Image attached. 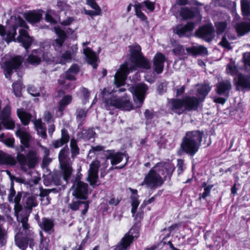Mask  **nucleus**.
I'll return each mask as SVG.
<instances>
[{"label":"nucleus","mask_w":250,"mask_h":250,"mask_svg":"<svg viewBox=\"0 0 250 250\" xmlns=\"http://www.w3.org/2000/svg\"><path fill=\"white\" fill-rule=\"evenodd\" d=\"M11 108L9 105H6L2 110L0 115V119L2 120L10 118Z\"/></svg>","instance_id":"47"},{"label":"nucleus","mask_w":250,"mask_h":250,"mask_svg":"<svg viewBox=\"0 0 250 250\" xmlns=\"http://www.w3.org/2000/svg\"><path fill=\"white\" fill-rule=\"evenodd\" d=\"M2 123L5 128L8 129H13L15 127V123L10 118L2 119Z\"/></svg>","instance_id":"45"},{"label":"nucleus","mask_w":250,"mask_h":250,"mask_svg":"<svg viewBox=\"0 0 250 250\" xmlns=\"http://www.w3.org/2000/svg\"><path fill=\"white\" fill-rule=\"evenodd\" d=\"M28 91L29 93L33 96H39L40 95V93L38 91H37L35 90V88L34 87H30L28 89Z\"/></svg>","instance_id":"64"},{"label":"nucleus","mask_w":250,"mask_h":250,"mask_svg":"<svg viewBox=\"0 0 250 250\" xmlns=\"http://www.w3.org/2000/svg\"><path fill=\"white\" fill-rule=\"evenodd\" d=\"M14 210L16 216L18 218L19 212L22 210V206L20 203L15 204Z\"/></svg>","instance_id":"63"},{"label":"nucleus","mask_w":250,"mask_h":250,"mask_svg":"<svg viewBox=\"0 0 250 250\" xmlns=\"http://www.w3.org/2000/svg\"><path fill=\"white\" fill-rule=\"evenodd\" d=\"M54 29V31L58 36V38L54 41L53 45L55 47V49L57 50L62 46L66 35L64 31L61 29L59 27L55 26Z\"/></svg>","instance_id":"20"},{"label":"nucleus","mask_w":250,"mask_h":250,"mask_svg":"<svg viewBox=\"0 0 250 250\" xmlns=\"http://www.w3.org/2000/svg\"><path fill=\"white\" fill-rule=\"evenodd\" d=\"M129 190L131 193L130 196L131 205L132 206L131 212L133 214L136 213L137 208L140 204L138 200L139 196L137 194V190L131 188H129Z\"/></svg>","instance_id":"29"},{"label":"nucleus","mask_w":250,"mask_h":250,"mask_svg":"<svg viewBox=\"0 0 250 250\" xmlns=\"http://www.w3.org/2000/svg\"><path fill=\"white\" fill-rule=\"evenodd\" d=\"M196 35L207 42L211 41L214 37L213 25L208 23L200 27L196 32Z\"/></svg>","instance_id":"15"},{"label":"nucleus","mask_w":250,"mask_h":250,"mask_svg":"<svg viewBox=\"0 0 250 250\" xmlns=\"http://www.w3.org/2000/svg\"><path fill=\"white\" fill-rule=\"evenodd\" d=\"M234 81L238 86L250 89V76L239 74Z\"/></svg>","instance_id":"24"},{"label":"nucleus","mask_w":250,"mask_h":250,"mask_svg":"<svg viewBox=\"0 0 250 250\" xmlns=\"http://www.w3.org/2000/svg\"><path fill=\"white\" fill-rule=\"evenodd\" d=\"M22 62V58L21 56H16L4 62L2 67L4 70L6 78L9 79L12 70L17 69Z\"/></svg>","instance_id":"13"},{"label":"nucleus","mask_w":250,"mask_h":250,"mask_svg":"<svg viewBox=\"0 0 250 250\" xmlns=\"http://www.w3.org/2000/svg\"><path fill=\"white\" fill-rule=\"evenodd\" d=\"M50 55L48 52L43 53L41 49L38 50H35L28 56L27 61L31 64L36 65L41 62V58H42L46 62L52 61L50 58Z\"/></svg>","instance_id":"14"},{"label":"nucleus","mask_w":250,"mask_h":250,"mask_svg":"<svg viewBox=\"0 0 250 250\" xmlns=\"http://www.w3.org/2000/svg\"><path fill=\"white\" fill-rule=\"evenodd\" d=\"M243 60L245 66L250 68V52L245 53L243 54Z\"/></svg>","instance_id":"57"},{"label":"nucleus","mask_w":250,"mask_h":250,"mask_svg":"<svg viewBox=\"0 0 250 250\" xmlns=\"http://www.w3.org/2000/svg\"><path fill=\"white\" fill-rule=\"evenodd\" d=\"M99 167L100 163L98 161L93 162L90 165L87 180L92 186L97 185Z\"/></svg>","instance_id":"16"},{"label":"nucleus","mask_w":250,"mask_h":250,"mask_svg":"<svg viewBox=\"0 0 250 250\" xmlns=\"http://www.w3.org/2000/svg\"><path fill=\"white\" fill-rule=\"evenodd\" d=\"M16 163V160L13 157L0 150V164L14 166Z\"/></svg>","instance_id":"32"},{"label":"nucleus","mask_w":250,"mask_h":250,"mask_svg":"<svg viewBox=\"0 0 250 250\" xmlns=\"http://www.w3.org/2000/svg\"><path fill=\"white\" fill-rule=\"evenodd\" d=\"M173 52L176 55H183L186 54L185 50L184 47L180 44L175 46L172 50Z\"/></svg>","instance_id":"51"},{"label":"nucleus","mask_w":250,"mask_h":250,"mask_svg":"<svg viewBox=\"0 0 250 250\" xmlns=\"http://www.w3.org/2000/svg\"><path fill=\"white\" fill-rule=\"evenodd\" d=\"M81 97L83 100V103L85 104L88 101L90 94L88 90L85 88H82L80 89Z\"/></svg>","instance_id":"48"},{"label":"nucleus","mask_w":250,"mask_h":250,"mask_svg":"<svg viewBox=\"0 0 250 250\" xmlns=\"http://www.w3.org/2000/svg\"><path fill=\"white\" fill-rule=\"evenodd\" d=\"M180 15L184 19H188L195 16H199V20H201V17L198 12H193L186 7L181 8Z\"/></svg>","instance_id":"31"},{"label":"nucleus","mask_w":250,"mask_h":250,"mask_svg":"<svg viewBox=\"0 0 250 250\" xmlns=\"http://www.w3.org/2000/svg\"><path fill=\"white\" fill-rule=\"evenodd\" d=\"M54 14L55 13L53 11L51 10H48L45 15L46 21L51 23H54L55 20L52 17V16H53Z\"/></svg>","instance_id":"54"},{"label":"nucleus","mask_w":250,"mask_h":250,"mask_svg":"<svg viewBox=\"0 0 250 250\" xmlns=\"http://www.w3.org/2000/svg\"><path fill=\"white\" fill-rule=\"evenodd\" d=\"M104 150V147L101 146H92L89 151V156L92 157L94 155H98L100 152Z\"/></svg>","instance_id":"46"},{"label":"nucleus","mask_w":250,"mask_h":250,"mask_svg":"<svg viewBox=\"0 0 250 250\" xmlns=\"http://www.w3.org/2000/svg\"><path fill=\"white\" fill-rule=\"evenodd\" d=\"M148 89L147 85L144 83H139L128 88L129 91L133 94L137 107H140L142 105Z\"/></svg>","instance_id":"9"},{"label":"nucleus","mask_w":250,"mask_h":250,"mask_svg":"<svg viewBox=\"0 0 250 250\" xmlns=\"http://www.w3.org/2000/svg\"><path fill=\"white\" fill-rule=\"evenodd\" d=\"M217 34H222L227 28V23L225 21H219L215 23Z\"/></svg>","instance_id":"44"},{"label":"nucleus","mask_w":250,"mask_h":250,"mask_svg":"<svg viewBox=\"0 0 250 250\" xmlns=\"http://www.w3.org/2000/svg\"><path fill=\"white\" fill-rule=\"evenodd\" d=\"M141 51V48L138 45L130 47V60L132 64L130 66L129 69L131 71L136 70L137 67L146 69L150 68V61L143 56Z\"/></svg>","instance_id":"7"},{"label":"nucleus","mask_w":250,"mask_h":250,"mask_svg":"<svg viewBox=\"0 0 250 250\" xmlns=\"http://www.w3.org/2000/svg\"><path fill=\"white\" fill-rule=\"evenodd\" d=\"M95 10V11L92 10H84V13L86 15H90V16H98L100 15L101 14V9L100 6H97L95 8H92Z\"/></svg>","instance_id":"49"},{"label":"nucleus","mask_w":250,"mask_h":250,"mask_svg":"<svg viewBox=\"0 0 250 250\" xmlns=\"http://www.w3.org/2000/svg\"><path fill=\"white\" fill-rule=\"evenodd\" d=\"M17 159L22 168L25 166H27L29 168H34L38 162L39 157L37 151L30 150L27 154V157L24 154L18 153Z\"/></svg>","instance_id":"10"},{"label":"nucleus","mask_w":250,"mask_h":250,"mask_svg":"<svg viewBox=\"0 0 250 250\" xmlns=\"http://www.w3.org/2000/svg\"><path fill=\"white\" fill-rule=\"evenodd\" d=\"M19 27H27L25 22L21 18L12 16L5 26L0 24V35L8 43L15 40L16 30Z\"/></svg>","instance_id":"5"},{"label":"nucleus","mask_w":250,"mask_h":250,"mask_svg":"<svg viewBox=\"0 0 250 250\" xmlns=\"http://www.w3.org/2000/svg\"><path fill=\"white\" fill-rule=\"evenodd\" d=\"M87 110L83 109H78L77 111V118L79 121L81 122L86 117Z\"/></svg>","instance_id":"53"},{"label":"nucleus","mask_w":250,"mask_h":250,"mask_svg":"<svg viewBox=\"0 0 250 250\" xmlns=\"http://www.w3.org/2000/svg\"><path fill=\"white\" fill-rule=\"evenodd\" d=\"M195 27V24L193 22H188L185 25H178L174 32L180 37L188 36L189 33L193 30Z\"/></svg>","instance_id":"19"},{"label":"nucleus","mask_w":250,"mask_h":250,"mask_svg":"<svg viewBox=\"0 0 250 250\" xmlns=\"http://www.w3.org/2000/svg\"><path fill=\"white\" fill-rule=\"evenodd\" d=\"M38 134L42 138L46 137V129L42 121L40 119L35 120L34 122Z\"/></svg>","instance_id":"37"},{"label":"nucleus","mask_w":250,"mask_h":250,"mask_svg":"<svg viewBox=\"0 0 250 250\" xmlns=\"http://www.w3.org/2000/svg\"><path fill=\"white\" fill-rule=\"evenodd\" d=\"M40 235L41 237V242L40 245V250H49L48 247V240H42V232H40Z\"/></svg>","instance_id":"52"},{"label":"nucleus","mask_w":250,"mask_h":250,"mask_svg":"<svg viewBox=\"0 0 250 250\" xmlns=\"http://www.w3.org/2000/svg\"><path fill=\"white\" fill-rule=\"evenodd\" d=\"M17 114L23 125H27L31 119V115L24 110L23 109H18Z\"/></svg>","instance_id":"36"},{"label":"nucleus","mask_w":250,"mask_h":250,"mask_svg":"<svg viewBox=\"0 0 250 250\" xmlns=\"http://www.w3.org/2000/svg\"><path fill=\"white\" fill-rule=\"evenodd\" d=\"M79 67L77 64L72 65L70 68L67 70L69 73H72L73 74L76 75L79 71Z\"/></svg>","instance_id":"61"},{"label":"nucleus","mask_w":250,"mask_h":250,"mask_svg":"<svg viewBox=\"0 0 250 250\" xmlns=\"http://www.w3.org/2000/svg\"><path fill=\"white\" fill-rule=\"evenodd\" d=\"M16 135L20 138L21 144L25 147H28L29 146V142L31 136L27 132L19 129L16 131Z\"/></svg>","instance_id":"33"},{"label":"nucleus","mask_w":250,"mask_h":250,"mask_svg":"<svg viewBox=\"0 0 250 250\" xmlns=\"http://www.w3.org/2000/svg\"><path fill=\"white\" fill-rule=\"evenodd\" d=\"M13 88L15 92V95L17 96H20L21 92L20 90L21 88V85L20 83H13Z\"/></svg>","instance_id":"56"},{"label":"nucleus","mask_w":250,"mask_h":250,"mask_svg":"<svg viewBox=\"0 0 250 250\" xmlns=\"http://www.w3.org/2000/svg\"><path fill=\"white\" fill-rule=\"evenodd\" d=\"M70 148L73 159L79 153V148L78 147L77 141L74 139H72L70 141Z\"/></svg>","instance_id":"41"},{"label":"nucleus","mask_w":250,"mask_h":250,"mask_svg":"<svg viewBox=\"0 0 250 250\" xmlns=\"http://www.w3.org/2000/svg\"><path fill=\"white\" fill-rule=\"evenodd\" d=\"M72 100V97L71 95H66L64 96L59 102L58 105L59 110L62 111L64 109L65 106L71 103Z\"/></svg>","instance_id":"39"},{"label":"nucleus","mask_w":250,"mask_h":250,"mask_svg":"<svg viewBox=\"0 0 250 250\" xmlns=\"http://www.w3.org/2000/svg\"><path fill=\"white\" fill-rule=\"evenodd\" d=\"M174 169L173 166L170 163H157L145 175L141 185L150 188L160 187L164 182V178L171 175Z\"/></svg>","instance_id":"3"},{"label":"nucleus","mask_w":250,"mask_h":250,"mask_svg":"<svg viewBox=\"0 0 250 250\" xmlns=\"http://www.w3.org/2000/svg\"><path fill=\"white\" fill-rule=\"evenodd\" d=\"M22 194L20 192H18L16 195L13 198V203L15 204H18L20 203L21 198Z\"/></svg>","instance_id":"62"},{"label":"nucleus","mask_w":250,"mask_h":250,"mask_svg":"<svg viewBox=\"0 0 250 250\" xmlns=\"http://www.w3.org/2000/svg\"><path fill=\"white\" fill-rule=\"evenodd\" d=\"M38 223L40 228L44 231L49 233L53 232L54 223L52 220H42Z\"/></svg>","instance_id":"35"},{"label":"nucleus","mask_w":250,"mask_h":250,"mask_svg":"<svg viewBox=\"0 0 250 250\" xmlns=\"http://www.w3.org/2000/svg\"><path fill=\"white\" fill-rule=\"evenodd\" d=\"M69 151L67 147L62 149L59 153V160L63 179L67 181L72 173L71 161L69 157Z\"/></svg>","instance_id":"8"},{"label":"nucleus","mask_w":250,"mask_h":250,"mask_svg":"<svg viewBox=\"0 0 250 250\" xmlns=\"http://www.w3.org/2000/svg\"><path fill=\"white\" fill-rule=\"evenodd\" d=\"M42 17L40 11H32L24 14V18L27 21L30 23L39 22Z\"/></svg>","instance_id":"30"},{"label":"nucleus","mask_w":250,"mask_h":250,"mask_svg":"<svg viewBox=\"0 0 250 250\" xmlns=\"http://www.w3.org/2000/svg\"><path fill=\"white\" fill-rule=\"evenodd\" d=\"M69 140L68 134L65 129L62 130L61 138L52 141V145L55 148L60 147L67 143Z\"/></svg>","instance_id":"28"},{"label":"nucleus","mask_w":250,"mask_h":250,"mask_svg":"<svg viewBox=\"0 0 250 250\" xmlns=\"http://www.w3.org/2000/svg\"><path fill=\"white\" fill-rule=\"evenodd\" d=\"M141 4L142 6L144 4L146 8L150 11H153L154 10L155 6L154 3L149 0H146Z\"/></svg>","instance_id":"58"},{"label":"nucleus","mask_w":250,"mask_h":250,"mask_svg":"<svg viewBox=\"0 0 250 250\" xmlns=\"http://www.w3.org/2000/svg\"><path fill=\"white\" fill-rule=\"evenodd\" d=\"M197 89V97L187 96L180 99H171L169 103L171 109L177 114H181L186 110H190L197 109L199 104L202 102L210 91L211 86L208 84L198 85Z\"/></svg>","instance_id":"2"},{"label":"nucleus","mask_w":250,"mask_h":250,"mask_svg":"<svg viewBox=\"0 0 250 250\" xmlns=\"http://www.w3.org/2000/svg\"><path fill=\"white\" fill-rule=\"evenodd\" d=\"M20 35L18 37V41L22 43L24 47L27 49L31 45L32 40L28 35L27 31L25 29H21Z\"/></svg>","instance_id":"22"},{"label":"nucleus","mask_w":250,"mask_h":250,"mask_svg":"<svg viewBox=\"0 0 250 250\" xmlns=\"http://www.w3.org/2000/svg\"><path fill=\"white\" fill-rule=\"evenodd\" d=\"M203 135L204 133L198 130L187 132L181 145L182 149L190 156L194 155L201 146Z\"/></svg>","instance_id":"4"},{"label":"nucleus","mask_w":250,"mask_h":250,"mask_svg":"<svg viewBox=\"0 0 250 250\" xmlns=\"http://www.w3.org/2000/svg\"><path fill=\"white\" fill-rule=\"evenodd\" d=\"M135 10L136 16L140 18L142 21H146V17L141 11L142 4L137 3L135 5Z\"/></svg>","instance_id":"43"},{"label":"nucleus","mask_w":250,"mask_h":250,"mask_svg":"<svg viewBox=\"0 0 250 250\" xmlns=\"http://www.w3.org/2000/svg\"><path fill=\"white\" fill-rule=\"evenodd\" d=\"M71 190L72 195L76 198L85 199L88 195V185L79 178H76L71 188Z\"/></svg>","instance_id":"12"},{"label":"nucleus","mask_w":250,"mask_h":250,"mask_svg":"<svg viewBox=\"0 0 250 250\" xmlns=\"http://www.w3.org/2000/svg\"><path fill=\"white\" fill-rule=\"evenodd\" d=\"M78 50V47L77 45H74L71 46V48L64 53H63L60 58L59 63L62 64H65L71 61L72 56L76 53Z\"/></svg>","instance_id":"23"},{"label":"nucleus","mask_w":250,"mask_h":250,"mask_svg":"<svg viewBox=\"0 0 250 250\" xmlns=\"http://www.w3.org/2000/svg\"><path fill=\"white\" fill-rule=\"evenodd\" d=\"M235 30L238 35H244L250 31V22H242L237 24Z\"/></svg>","instance_id":"34"},{"label":"nucleus","mask_w":250,"mask_h":250,"mask_svg":"<svg viewBox=\"0 0 250 250\" xmlns=\"http://www.w3.org/2000/svg\"><path fill=\"white\" fill-rule=\"evenodd\" d=\"M23 204L27 211V215L23 219H27L32 208L36 207L38 205L36 197L29 194H26L23 197Z\"/></svg>","instance_id":"17"},{"label":"nucleus","mask_w":250,"mask_h":250,"mask_svg":"<svg viewBox=\"0 0 250 250\" xmlns=\"http://www.w3.org/2000/svg\"><path fill=\"white\" fill-rule=\"evenodd\" d=\"M186 51L187 53L192 55H206L208 54L207 49L202 45L186 48Z\"/></svg>","instance_id":"26"},{"label":"nucleus","mask_w":250,"mask_h":250,"mask_svg":"<svg viewBox=\"0 0 250 250\" xmlns=\"http://www.w3.org/2000/svg\"><path fill=\"white\" fill-rule=\"evenodd\" d=\"M21 225L25 229V233L26 235L24 236L23 232L17 233L15 236V242L16 245L21 249L25 250L27 247L28 244H29L30 248L33 249L34 246L33 232L29 229V224L27 223V220H21Z\"/></svg>","instance_id":"6"},{"label":"nucleus","mask_w":250,"mask_h":250,"mask_svg":"<svg viewBox=\"0 0 250 250\" xmlns=\"http://www.w3.org/2000/svg\"><path fill=\"white\" fill-rule=\"evenodd\" d=\"M83 51L87 62L92 65L93 68H96L97 67L96 62L98 60V58L95 53L88 47L84 48Z\"/></svg>","instance_id":"21"},{"label":"nucleus","mask_w":250,"mask_h":250,"mask_svg":"<svg viewBox=\"0 0 250 250\" xmlns=\"http://www.w3.org/2000/svg\"><path fill=\"white\" fill-rule=\"evenodd\" d=\"M124 157H126V161L128 160V157L125 153L117 152L114 153L110 151L109 154L106 157L107 159H111V163L112 165H115L120 163L123 160Z\"/></svg>","instance_id":"27"},{"label":"nucleus","mask_w":250,"mask_h":250,"mask_svg":"<svg viewBox=\"0 0 250 250\" xmlns=\"http://www.w3.org/2000/svg\"><path fill=\"white\" fill-rule=\"evenodd\" d=\"M6 234V232L5 230L3 229L0 225V243L2 245L5 243V236Z\"/></svg>","instance_id":"60"},{"label":"nucleus","mask_w":250,"mask_h":250,"mask_svg":"<svg viewBox=\"0 0 250 250\" xmlns=\"http://www.w3.org/2000/svg\"><path fill=\"white\" fill-rule=\"evenodd\" d=\"M231 88V85L229 81H224L218 83L217 84V92L220 95H225L228 96L229 91Z\"/></svg>","instance_id":"25"},{"label":"nucleus","mask_w":250,"mask_h":250,"mask_svg":"<svg viewBox=\"0 0 250 250\" xmlns=\"http://www.w3.org/2000/svg\"><path fill=\"white\" fill-rule=\"evenodd\" d=\"M166 59L165 56L160 52H158L153 58V69L157 73L162 72L164 69V63Z\"/></svg>","instance_id":"18"},{"label":"nucleus","mask_w":250,"mask_h":250,"mask_svg":"<svg viewBox=\"0 0 250 250\" xmlns=\"http://www.w3.org/2000/svg\"><path fill=\"white\" fill-rule=\"evenodd\" d=\"M138 236V230L135 228H131L115 247L114 250H128L133 239Z\"/></svg>","instance_id":"11"},{"label":"nucleus","mask_w":250,"mask_h":250,"mask_svg":"<svg viewBox=\"0 0 250 250\" xmlns=\"http://www.w3.org/2000/svg\"><path fill=\"white\" fill-rule=\"evenodd\" d=\"M227 37L231 40H233L235 39L234 36L233 35H229V31H227L225 33L224 36L223 37L221 41L219 42V44L221 45L224 48L228 50H230L231 49V47L230 46L229 43V42L227 39Z\"/></svg>","instance_id":"38"},{"label":"nucleus","mask_w":250,"mask_h":250,"mask_svg":"<svg viewBox=\"0 0 250 250\" xmlns=\"http://www.w3.org/2000/svg\"><path fill=\"white\" fill-rule=\"evenodd\" d=\"M241 6L243 15L250 16V0H241Z\"/></svg>","instance_id":"40"},{"label":"nucleus","mask_w":250,"mask_h":250,"mask_svg":"<svg viewBox=\"0 0 250 250\" xmlns=\"http://www.w3.org/2000/svg\"><path fill=\"white\" fill-rule=\"evenodd\" d=\"M15 195L16 191L14 188V182L12 181L11 183L10 188L9 189V193L8 194V199L10 202L13 203V198Z\"/></svg>","instance_id":"50"},{"label":"nucleus","mask_w":250,"mask_h":250,"mask_svg":"<svg viewBox=\"0 0 250 250\" xmlns=\"http://www.w3.org/2000/svg\"><path fill=\"white\" fill-rule=\"evenodd\" d=\"M128 68L126 63L124 64L121 66L120 69L116 73L114 76V83L116 85V89H118V90H111L108 87L104 88L102 91V95L105 100V106L107 109L110 106L128 111L132 109L129 99L126 97H124L121 99L116 97H111L109 99H106V97L113 92L117 91L121 92L125 90L124 88H119V87L124 85L127 75L129 73Z\"/></svg>","instance_id":"1"},{"label":"nucleus","mask_w":250,"mask_h":250,"mask_svg":"<svg viewBox=\"0 0 250 250\" xmlns=\"http://www.w3.org/2000/svg\"><path fill=\"white\" fill-rule=\"evenodd\" d=\"M3 143L8 147L13 148L14 146V139L12 138H5Z\"/></svg>","instance_id":"59"},{"label":"nucleus","mask_w":250,"mask_h":250,"mask_svg":"<svg viewBox=\"0 0 250 250\" xmlns=\"http://www.w3.org/2000/svg\"><path fill=\"white\" fill-rule=\"evenodd\" d=\"M213 188V185H209L204 188V191L202 194H200V198L205 199L209 195L210 190Z\"/></svg>","instance_id":"55"},{"label":"nucleus","mask_w":250,"mask_h":250,"mask_svg":"<svg viewBox=\"0 0 250 250\" xmlns=\"http://www.w3.org/2000/svg\"><path fill=\"white\" fill-rule=\"evenodd\" d=\"M226 72L228 74H229L231 75L234 76L236 75L239 74L238 73V68L236 67L235 64L233 62H230L229 64H228Z\"/></svg>","instance_id":"42"}]
</instances>
